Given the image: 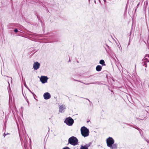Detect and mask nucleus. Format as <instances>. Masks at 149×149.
Returning a JSON list of instances; mask_svg holds the SVG:
<instances>
[{
    "label": "nucleus",
    "instance_id": "ddd939ff",
    "mask_svg": "<svg viewBox=\"0 0 149 149\" xmlns=\"http://www.w3.org/2000/svg\"><path fill=\"white\" fill-rule=\"evenodd\" d=\"M91 144V143H89L88 144H86L85 146H84L85 147L87 148V149H88V147L90 146V145Z\"/></svg>",
    "mask_w": 149,
    "mask_h": 149
},
{
    "label": "nucleus",
    "instance_id": "cd10ccee",
    "mask_svg": "<svg viewBox=\"0 0 149 149\" xmlns=\"http://www.w3.org/2000/svg\"><path fill=\"white\" fill-rule=\"evenodd\" d=\"M8 84H9V82H8Z\"/></svg>",
    "mask_w": 149,
    "mask_h": 149
},
{
    "label": "nucleus",
    "instance_id": "9d476101",
    "mask_svg": "<svg viewBox=\"0 0 149 149\" xmlns=\"http://www.w3.org/2000/svg\"><path fill=\"white\" fill-rule=\"evenodd\" d=\"M110 147H109L111 149H116L117 148V145L115 144H113V145H111Z\"/></svg>",
    "mask_w": 149,
    "mask_h": 149
},
{
    "label": "nucleus",
    "instance_id": "393cba45",
    "mask_svg": "<svg viewBox=\"0 0 149 149\" xmlns=\"http://www.w3.org/2000/svg\"><path fill=\"white\" fill-rule=\"evenodd\" d=\"M99 1L100 2V0H99Z\"/></svg>",
    "mask_w": 149,
    "mask_h": 149
},
{
    "label": "nucleus",
    "instance_id": "a878e982",
    "mask_svg": "<svg viewBox=\"0 0 149 149\" xmlns=\"http://www.w3.org/2000/svg\"><path fill=\"white\" fill-rule=\"evenodd\" d=\"M105 49H106V50L107 51V49L106 48H105Z\"/></svg>",
    "mask_w": 149,
    "mask_h": 149
},
{
    "label": "nucleus",
    "instance_id": "5701e85b",
    "mask_svg": "<svg viewBox=\"0 0 149 149\" xmlns=\"http://www.w3.org/2000/svg\"><path fill=\"white\" fill-rule=\"evenodd\" d=\"M74 81H77V80H74ZM79 82H80V81H79Z\"/></svg>",
    "mask_w": 149,
    "mask_h": 149
},
{
    "label": "nucleus",
    "instance_id": "a211bd4d",
    "mask_svg": "<svg viewBox=\"0 0 149 149\" xmlns=\"http://www.w3.org/2000/svg\"><path fill=\"white\" fill-rule=\"evenodd\" d=\"M29 91L33 95H35V94L33 92H32L31 90H30L29 89Z\"/></svg>",
    "mask_w": 149,
    "mask_h": 149
},
{
    "label": "nucleus",
    "instance_id": "412c9836",
    "mask_svg": "<svg viewBox=\"0 0 149 149\" xmlns=\"http://www.w3.org/2000/svg\"><path fill=\"white\" fill-rule=\"evenodd\" d=\"M104 1L105 3L106 2V0H104Z\"/></svg>",
    "mask_w": 149,
    "mask_h": 149
},
{
    "label": "nucleus",
    "instance_id": "2eb2a0df",
    "mask_svg": "<svg viewBox=\"0 0 149 149\" xmlns=\"http://www.w3.org/2000/svg\"><path fill=\"white\" fill-rule=\"evenodd\" d=\"M100 84V83L99 82H96L95 83H93V82L91 83H90L89 84Z\"/></svg>",
    "mask_w": 149,
    "mask_h": 149
},
{
    "label": "nucleus",
    "instance_id": "7ed1b4c3",
    "mask_svg": "<svg viewBox=\"0 0 149 149\" xmlns=\"http://www.w3.org/2000/svg\"><path fill=\"white\" fill-rule=\"evenodd\" d=\"M64 123L68 125L71 126L74 123V120L71 117L66 118L64 121Z\"/></svg>",
    "mask_w": 149,
    "mask_h": 149
},
{
    "label": "nucleus",
    "instance_id": "20e7f679",
    "mask_svg": "<svg viewBox=\"0 0 149 149\" xmlns=\"http://www.w3.org/2000/svg\"><path fill=\"white\" fill-rule=\"evenodd\" d=\"M106 142L107 146L109 147L113 144L114 141L112 138L109 137L107 139Z\"/></svg>",
    "mask_w": 149,
    "mask_h": 149
},
{
    "label": "nucleus",
    "instance_id": "9b49d317",
    "mask_svg": "<svg viewBox=\"0 0 149 149\" xmlns=\"http://www.w3.org/2000/svg\"><path fill=\"white\" fill-rule=\"evenodd\" d=\"M102 69V66L100 65H97L96 68V70L98 72L100 71Z\"/></svg>",
    "mask_w": 149,
    "mask_h": 149
},
{
    "label": "nucleus",
    "instance_id": "dca6fc26",
    "mask_svg": "<svg viewBox=\"0 0 149 149\" xmlns=\"http://www.w3.org/2000/svg\"><path fill=\"white\" fill-rule=\"evenodd\" d=\"M63 149H70V148L68 147H65L64 148H63Z\"/></svg>",
    "mask_w": 149,
    "mask_h": 149
},
{
    "label": "nucleus",
    "instance_id": "f257e3e1",
    "mask_svg": "<svg viewBox=\"0 0 149 149\" xmlns=\"http://www.w3.org/2000/svg\"><path fill=\"white\" fill-rule=\"evenodd\" d=\"M68 143L73 146H75L78 144V140L76 137L72 136L68 139Z\"/></svg>",
    "mask_w": 149,
    "mask_h": 149
},
{
    "label": "nucleus",
    "instance_id": "1a4fd4ad",
    "mask_svg": "<svg viewBox=\"0 0 149 149\" xmlns=\"http://www.w3.org/2000/svg\"><path fill=\"white\" fill-rule=\"evenodd\" d=\"M43 97L45 100H48L51 97V95L49 93L47 92L44 94Z\"/></svg>",
    "mask_w": 149,
    "mask_h": 149
},
{
    "label": "nucleus",
    "instance_id": "4be33fe9",
    "mask_svg": "<svg viewBox=\"0 0 149 149\" xmlns=\"http://www.w3.org/2000/svg\"><path fill=\"white\" fill-rule=\"evenodd\" d=\"M69 61H71V60H70V59H69Z\"/></svg>",
    "mask_w": 149,
    "mask_h": 149
},
{
    "label": "nucleus",
    "instance_id": "bb28decb",
    "mask_svg": "<svg viewBox=\"0 0 149 149\" xmlns=\"http://www.w3.org/2000/svg\"><path fill=\"white\" fill-rule=\"evenodd\" d=\"M8 84H9V82H8Z\"/></svg>",
    "mask_w": 149,
    "mask_h": 149
},
{
    "label": "nucleus",
    "instance_id": "f8f14e48",
    "mask_svg": "<svg viewBox=\"0 0 149 149\" xmlns=\"http://www.w3.org/2000/svg\"><path fill=\"white\" fill-rule=\"evenodd\" d=\"M100 64L102 65H105L104 61L103 60H101L100 61Z\"/></svg>",
    "mask_w": 149,
    "mask_h": 149
},
{
    "label": "nucleus",
    "instance_id": "f03ea898",
    "mask_svg": "<svg viewBox=\"0 0 149 149\" xmlns=\"http://www.w3.org/2000/svg\"><path fill=\"white\" fill-rule=\"evenodd\" d=\"M81 135L84 137H87L89 135V130L84 126L81 127Z\"/></svg>",
    "mask_w": 149,
    "mask_h": 149
},
{
    "label": "nucleus",
    "instance_id": "6ab92c4d",
    "mask_svg": "<svg viewBox=\"0 0 149 149\" xmlns=\"http://www.w3.org/2000/svg\"><path fill=\"white\" fill-rule=\"evenodd\" d=\"M7 134H6L5 133H4L3 134V136L4 137H5L6 136Z\"/></svg>",
    "mask_w": 149,
    "mask_h": 149
},
{
    "label": "nucleus",
    "instance_id": "b1692460",
    "mask_svg": "<svg viewBox=\"0 0 149 149\" xmlns=\"http://www.w3.org/2000/svg\"><path fill=\"white\" fill-rule=\"evenodd\" d=\"M147 141V142L148 143H149V141Z\"/></svg>",
    "mask_w": 149,
    "mask_h": 149
},
{
    "label": "nucleus",
    "instance_id": "6e6552de",
    "mask_svg": "<svg viewBox=\"0 0 149 149\" xmlns=\"http://www.w3.org/2000/svg\"><path fill=\"white\" fill-rule=\"evenodd\" d=\"M59 109V112L62 113L64 112V110L66 109V107L65 105L63 104L60 106Z\"/></svg>",
    "mask_w": 149,
    "mask_h": 149
},
{
    "label": "nucleus",
    "instance_id": "39448f33",
    "mask_svg": "<svg viewBox=\"0 0 149 149\" xmlns=\"http://www.w3.org/2000/svg\"><path fill=\"white\" fill-rule=\"evenodd\" d=\"M143 62H144L143 65H146L145 67H146V62H149V54H147L144 57V58L143 59Z\"/></svg>",
    "mask_w": 149,
    "mask_h": 149
},
{
    "label": "nucleus",
    "instance_id": "423d86ee",
    "mask_svg": "<svg viewBox=\"0 0 149 149\" xmlns=\"http://www.w3.org/2000/svg\"><path fill=\"white\" fill-rule=\"evenodd\" d=\"M48 78L45 76H42L40 78V80L42 83H45L47 82Z\"/></svg>",
    "mask_w": 149,
    "mask_h": 149
},
{
    "label": "nucleus",
    "instance_id": "aec40b11",
    "mask_svg": "<svg viewBox=\"0 0 149 149\" xmlns=\"http://www.w3.org/2000/svg\"><path fill=\"white\" fill-rule=\"evenodd\" d=\"M106 46L108 48H109V47L107 45V44H106Z\"/></svg>",
    "mask_w": 149,
    "mask_h": 149
},
{
    "label": "nucleus",
    "instance_id": "c85d7f7f",
    "mask_svg": "<svg viewBox=\"0 0 149 149\" xmlns=\"http://www.w3.org/2000/svg\"><path fill=\"white\" fill-rule=\"evenodd\" d=\"M90 0H89V1H90Z\"/></svg>",
    "mask_w": 149,
    "mask_h": 149
},
{
    "label": "nucleus",
    "instance_id": "4468645a",
    "mask_svg": "<svg viewBox=\"0 0 149 149\" xmlns=\"http://www.w3.org/2000/svg\"><path fill=\"white\" fill-rule=\"evenodd\" d=\"M80 149H88L87 148L83 146H81Z\"/></svg>",
    "mask_w": 149,
    "mask_h": 149
},
{
    "label": "nucleus",
    "instance_id": "f3484780",
    "mask_svg": "<svg viewBox=\"0 0 149 149\" xmlns=\"http://www.w3.org/2000/svg\"><path fill=\"white\" fill-rule=\"evenodd\" d=\"M14 31L16 33L18 31L17 29H15L14 30Z\"/></svg>",
    "mask_w": 149,
    "mask_h": 149
},
{
    "label": "nucleus",
    "instance_id": "0eeeda50",
    "mask_svg": "<svg viewBox=\"0 0 149 149\" xmlns=\"http://www.w3.org/2000/svg\"><path fill=\"white\" fill-rule=\"evenodd\" d=\"M40 66V64L38 62H36L33 63V68L35 70L38 69Z\"/></svg>",
    "mask_w": 149,
    "mask_h": 149
}]
</instances>
